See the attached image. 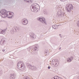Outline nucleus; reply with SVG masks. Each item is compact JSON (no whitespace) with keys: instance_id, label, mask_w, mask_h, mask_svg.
<instances>
[{"instance_id":"f257e3e1","label":"nucleus","mask_w":79,"mask_h":79,"mask_svg":"<svg viewBox=\"0 0 79 79\" xmlns=\"http://www.w3.org/2000/svg\"><path fill=\"white\" fill-rule=\"evenodd\" d=\"M0 13L2 14V18H6V16H7L8 18H12V17L14 16L13 12H7V11L5 10L1 11Z\"/></svg>"},{"instance_id":"f03ea898","label":"nucleus","mask_w":79,"mask_h":79,"mask_svg":"<svg viewBox=\"0 0 79 79\" xmlns=\"http://www.w3.org/2000/svg\"><path fill=\"white\" fill-rule=\"evenodd\" d=\"M17 68L20 71H23L25 69H26L25 66L24 65L23 62H19L18 63Z\"/></svg>"},{"instance_id":"7ed1b4c3","label":"nucleus","mask_w":79,"mask_h":79,"mask_svg":"<svg viewBox=\"0 0 79 79\" xmlns=\"http://www.w3.org/2000/svg\"><path fill=\"white\" fill-rule=\"evenodd\" d=\"M31 10L33 11V12H35L36 10H37L38 8L39 7V5L37 3H35L32 4L31 6Z\"/></svg>"},{"instance_id":"20e7f679","label":"nucleus","mask_w":79,"mask_h":79,"mask_svg":"<svg viewBox=\"0 0 79 79\" xmlns=\"http://www.w3.org/2000/svg\"><path fill=\"white\" fill-rule=\"evenodd\" d=\"M66 10L67 12H71V10L73 9V6L72 4H67L66 6Z\"/></svg>"},{"instance_id":"39448f33","label":"nucleus","mask_w":79,"mask_h":79,"mask_svg":"<svg viewBox=\"0 0 79 79\" xmlns=\"http://www.w3.org/2000/svg\"><path fill=\"white\" fill-rule=\"evenodd\" d=\"M19 31V28L17 27H13L12 30L11 31L12 34H14L17 31Z\"/></svg>"},{"instance_id":"423d86ee","label":"nucleus","mask_w":79,"mask_h":79,"mask_svg":"<svg viewBox=\"0 0 79 79\" xmlns=\"http://www.w3.org/2000/svg\"><path fill=\"white\" fill-rule=\"evenodd\" d=\"M57 15L60 18L61 17H63L65 15V14L64 13V12H61L60 10H59L57 11Z\"/></svg>"},{"instance_id":"0eeeda50","label":"nucleus","mask_w":79,"mask_h":79,"mask_svg":"<svg viewBox=\"0 0 79 79\" xmlns=\"http://www.w3.org/2000/svg\"><path fill=\"white\" fill-rule=\"evenodd\" d=\"M52 64L54 66H57L59 64V62L58 60H57L56 61L55 60H53L52 61Z\"/></svg>"},{"instance_id":"6e6552de","label":"nucleus","mask_w":79,"mask_h":79,"mask_svg":"<svg viewBox=\"0 0 79 79\" xmlns=\"http://www.w3.org/2000/svg\"><path fill=\"white\" fill-rule=\"evenodd\" d=\"M22 23L23 25H26L28 23V21L27 19H23L22 20Z\"/></svg>"},{"instance_id":"1a4fd4ad","label":"nucleus","mask_w":79,"mask_h":79,"mask_svg":"<svg viewBox=\"0 0 79 79\" xmlns=\"http://www.w3.org/2000/svg\"><path fill=\"white\" fill-rule=\"evenodd\" d=\"M38 19V21H39L40 22H41L42 23H45V19L44 18H42V17H39Z\"/></svg>"},{"instance_id":"9d476101","label":"nucleus","mask_w":79,"mask_h":79,"mask_svg":"<svg viewBox=\"0 0 79 79\" xmlns=\"http://www.w3.org/2000/svg\"><path fill=\"white\" fill-rule=\"evenodd\" d=\"M39 48V45L38 44H36L35 45V46L33 48L32 50L33 51H37Z\"/></svg>"},{"instance_id":"9b49d317","label":"nucleus","mask_w":79,"mask_h":79,"mask_svg":"<svg viewBox=\"0 0 79 79\" xmlns=\"http://www.w3.org/2000/svg\"><path fill=\"white\" fill-rule=\"evenodd\" d=\"M30 37L33 40L35 39V35L34 33H31L30 34Z\"/></svg>"},{"instance_id":"f8f14e48","label":"nucleus","mask_w":79,"mask_h":79,"mask_svg":"<svg viewBox=\"0 0 79 79\" xmlns=\"http://www.w3.org/2000/svg\"><path fill=\"white\" fill-rule=\"evenodd\" d=\"M1 45H3L5 44V39L4 38H2V40L0 42Z\"/></svg>"},{"instance_id":"ddd939ff","label":"nucleus","mask_w":79,"mask_h":79,"mask_svg":"<svg viewBox=\"0 0 79 79\" xmlns=\"http://www.w3.org/2000/svg\"><path fill=\"white\" fill-rule=\"evenodd\" d=\"M6 28L4 30H1L0 31V34H5V33H6Z\"/></svg>"},{"instance_id":"4468645a","label":"nucleus","mask_w":79,"mask_h":79,"mask_svg":"<svg viewBox=\"0 0 79 79\" xmlns=\"http://www.w3.org/2000/svg\"><path fill=\"white\" fill-rule=\"evenodd\" d=\"M30 69L32 70V71H36V70H37V67L34 66H31Z\"/></svg>"},{"instance_id":"2eb2a0df","label":"nucleus","mask_w":79,"mask_h":79,"mask_svg":"<svg viewBox=\"0 0 79 79\" xmlns=\"http://www.w3.org/2000/svg\"><path fill=\"white\" fill-rule=\"evenodd\" d=\"M26 64L27 66V67H28V68H29V69H30L31 68V67H32V65H31V64H30L29 63H27Z\"/></svg>"},{"instance_id":"dca6fc26","label":"nucleus","mask_w":79,"mask_h":79,"mask_svg":"<svg viewBox=\"0 0 79 79\" xmlns=\"http://www.w3.org/2000/svg\"><path fill=\"white\" fill-rule=\"evenodd\" d=\"M15 75H13V74H11L10 77V79H13L15 78Z\"/></svg>"},{"instance_id":"f3484780","label":"nucleus","mask_w":79,"mask_h":79,"mask_svg":"<svg viewBox=\"0 0 79 79\" xmlns=\"http://www.w3.org/2000/svg\"><path fill=\"white\" fill-rule=\"evenodd\" d=\"M58 26H59V25L57 26L56 25H54L52 26V28H54L55 29H57L58 28Z\"/></svg>"},{"instance_id":"a211bd4d","label":"nucleus","mask_w":79,"mask_h":79,"mask_svg":"<svg viewBox=\"0 0 79 79\" xmlns=\"http://www.w3.org/2000/svg\"><path fill=\"white\" fill-rule=\"evenodd\" d=\"M32 47H29L28 48V52H30V53H32V51L31 50L32 49Z\"/></svg>"},{"instance_id":"6ab92c4d","label":"nucleus","mask_w":79,"mask_h":79,"mask_svg":"<svg viewBox=\"0 0 79 79\" xmlns=\"http://www.w3.org/2000/svg\"><path fill=\"white\" fill-rule=\"evenodd\" d=\"M69 58L70 59V61L71 62L72 61V60H73V59H74V58H73V56L70 57H69Z\"/></svg>"},{"instance_id":"aec40b11","label":"nucleus","mask_w":79,"mask_h":79,"mask_svg":"<svg viewBox=\"0 0 79 79\" xmlns=\"http://www.w3.org/2000/svg\"><path fill=\"white\" fill-rule=\"evenodd\" d=\"M44 53L45 54V55H48V52L47 51H45Z\"/></svg>"},{"instance_id":"412c9836","label":"nucleus","mask_w":79,"mask_h":79,"mask_svg":"<svg viewBox=\"0 0 79 79\" xmlns=\"http://www.w3.org/2000/svg\"><path fill=\"white\" fill-rule=\"evenodd\" d=\"M23 79H30V78L29 77H24Z\"/></svg>"},{"instance_id":"4be33fe9","label":"nucleus","mask_w":79,"mask_h":79,"mask_svg":"<svg viewBox=\"0 0 79 79\" xmlns=\"http://www.w3.org/2000/svg\"><path fill=\"white\" fill-rule=\"evenodd\" d=\"M66 60L68 62H71V61H70V59H69V57L68 58H67Z\"/></svg>"},{"instance_id":"5701e85b","label":"nucleus","mask_w":79,"mask_h":79,"mask_svg":"<svg viewBox=\"0 0 79 79\" xmlns=\"http://www.w3.org/2000/svg\"><path fill=\"white\" fill-rule=\"evenodd\" d=\"M3 74V72L2 70H0V76H1Z\"/></svg>"},{"instance_id":"b1692460","label":"nucleus","mask_w":79,"mask_h":79,"mask_svg":"<svg viewBox=\"0 0 79 79\" xmlns=\"http://www.w3.org/2000/svg\"><path fill=\"white\" fill-rule=\"evenodd\" d=\"M24 1H26L27 2H30V1H31V0H24Z\"/></svg>"},{"instance_id":"393cba45","label":"nucleus","mask_w":79,"mask_h":79,"mask_svg":"<svg viewBox=\"0 0 79 79\" xmlns=\"http://www.w3.org/2000/svg\"><path fill=\"white\" fill-rule=\"evenodd\" d=\"M44 35H42L40 36V38H42V37H44Z\"/></svg>"},{"instance_id":"a878e982","label":"nucleus","mask_w":79,"mask_h":79,"mask_svg":"<svg viewBox=\"0 0 79 79\" xmlns=\"http://www.w3.org/2000/svg\"><path fill=\"white\" fill-rule=\"evenodd\" d=\"M56 79H63L61 78H59V77H56Z\"/></svg>"},{"instance_id":"bb28decb","label":"nucleus","mask_w":79,"mask_h":79,"mask_svg":"<svg viewBox=\"0 0 79 79\" xmlns=\"http://www.w3.org/2000/svg\"><path fill=\"white\" fill-rule=\"evenodd\" d=\"M77 26L78 27H79V21L77 22Z\"/></svg>"},{"instance_id":"cd10ccee","label":"nucleus","mask_w":79,"mask_h":79,"mask_svg":"<svg viewBox=\"0 0 79 79\" xmlns=\"http://www.w3.org/2000/svg\"><path fill=\"white\" fill-rule=\"evenodd\" d=\"M52 79H56V78H55V77H54L52 78Z\"/></svg>"},{"instance_id":"c85d7f7f","label":"nucleus","mask_w":79,"mask_h":79,"mask_svg":"<svg viewBox=\"0 0 79 79\" xmlns=\"http://www.w3.org/2000/svg\"><path fill=\"white\" fill-rule=\"evenodd\" d=\"M2 51H3V52H5V49L3 50Z\"/></svg>"},{"instance_id":"c756f323","label":"nucleus","mask_w":79,"mask_h":79,"mask_svg":"<svg viewBox=\"0 0 79 79\" xmlns=\"http://www.w3.org/2000/svg\"><path fill=\"white\" fill-rule=\"evenodd\" d=\"M61 2H64V0H60Z\"/></svg>"},{"instance_id":"7c9ffc66","label":"nucleus","mask_w":79,"mask_h":79,"mask_svg":"<svg viewBox=\"0 0 79 79\" xmlns=\"http://www.w3.org/2000/svg\"><path fill=\"white\" fill-rule=\"evenodd\" d=\"M59 35L60 37H62V36H61V34H60Z\"/></svg>"},{"instance_id":"2f4dec72","label":"nucleus","mask_w":79,"mask_h":79,"mask_svg":"<svg viewBox=\"0 0 79 79\" xmlns=\"http://www.w3.org/2000/svg\"><path fill=\"white\" fill-rule=\"evenodd\" d=\"M48 69H50V66H48Z\"/></svg>"},{"instance_id":"473e14b6","label":"nucleus","mask_w":79,"mask_h":79,"mask_svg":"<svg viewBox=\"0 0 79 79\" xmlns=\"http://www.w3.org/2000/svg\"><path fill=\"white\" fill-rule=\"evenodd\" d=\"M60 6H58V8L60 9Z\"/></svg>"},{"instance_id":"72a5a7b5","label":"nucleus","mask_w":79,"mask_h":79,"mask_svg":"<svg viewBox=\"0 0 79 79\" xmlns=\"http://www.w3.org/2000/svg\"><path fill=\"white\" fill-rule=\"evenodd\" d=\"M61 50V48H59V50Z\"/></svg>"},{"instance_id":"f704fd0d","label":"nucleus","mask_w":79,"mask_h":79,"mask_svg":"<svg viewBox=\"0 0 79 79\" xmlns=\"http://www.w3.org/2000/svg\"><path fill=\"white\" fill-rule=\"evenodd\" d=\"M78 79H79V77H78Z\"/></svg>"}]
</instances>
